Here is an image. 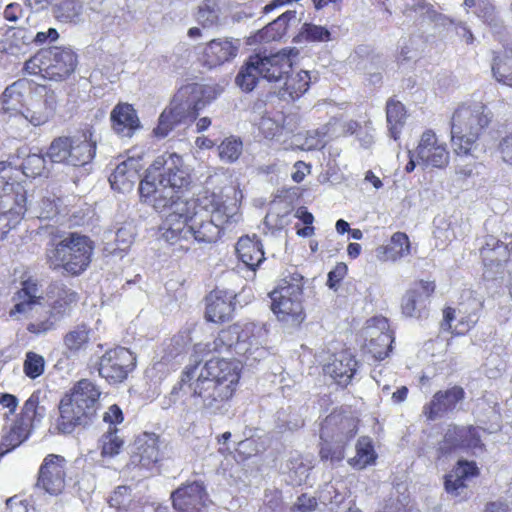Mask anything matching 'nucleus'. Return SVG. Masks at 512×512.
<instances>
[{"label": "nucleus", "instance_id": "5", "mask_svg": "<svg viewBox=\"0 0 512 512\" xmlns=\"http://www.w3.org/2000/svg\"><path fill=\"white\" fill-rule=\"evenodd\" d=\"M29 96L30 86L25 80H18L8 86L2 94L3 121L17 129L46 124L55 112L54 99Z\"/></svg>", "mask_w": 512, "mask_h": 512}, {"label": "nucleus", "instance_id": "44", "mask_svg": "<svg viewBox=\"0 0 512 512\" xmlns=\"http://www.w3.org/2000/svg\"><path fill=\"white\" fill-rule=\"evenodd\" d=\"M492 73L496 81L512 87V59L495 56L492 62Z\"/></svg>", "mask_w": 512, "mask_h": 512}, {"label": "nucleus", "instance_id": "20", "mask_svg": "<svg viewBox=\"0 0 512 512\" xmlns=\"http://www.w3.org/2000/svg\"><path fill=\"white\" fill-rule=\"evenodd\" d=\"M357 433V420L341 412L328 415L320 429L321 440L334 439L335 443L347 444Z\"/></svg>", "mask_w": 512, "mask_h": 512}, {"label": "nucleus", "instance_id": "46", "mask_svg": "<svg viewBox=\"0 0 512 512\" xmlns=\"http://www.w3.org/2000/svg\"><path fill=\"white\" fill-rule=\"evenodd\" d=\"M345 445L343 443H335L334 439L322 440L320 448L321 459L332 462L343 460L345 457Z\"/></svg>", "mask_w": 512, "mask_h": 512}, {"label": "nucleus", "instance_id": "48", "mask_svg": "<svg viewBox=\"0 0 512 512\" xmlns=\"http://www.w3.org/2000/svg\"><path fill=\"white\" fill-rule=\"evenodd\" d=\"M300 36L311 42H328L331 40V33L326 27L310 23H305L302 26Z\"/></svg>", "mask_w": 512, "mask_h": 512}, {"label": "nucleus", "instance_id": "17", "mask_svg": "<svg viewBox=\"0 0 512 512\" xmlns=\"http://www.w3.org/2000/svg\"><path fill=\"white\" fill-rule=\"evenodd\" d=\"M415 153L418 164L425 167L442 169L449 164L450 156L446 143L430 129L422 133Z\"/></svg>", "mask_w": 512, "mask_h": 512}, {"label": "nucleus", "instance_id": "1", "mask_svg": "<svg viewBox=\"0 0 512 512\" xmlns=\"http://www.w3.org/2000/svg\"><path fill=\"white\" fill-rule=\"evenodd\" d=\"M240 364L224 358L197 362L183 372L180 389L187 387V402L204 416L221 414L236 391Z\"/></svg>", "mask_w": 512, "mask_h": 512}, {"label": "nucleus", "instance_id": "41", "mask_svg": "<svg viewBox=\"0 0 512 512\" xmlns=\"http://www.w3.org/2000/svg\"><path fill=\"white\" fill-rule=\"evenodd\" d=\"M387 259L397 261L410 255L411 244L408 236L403 232H396L392 235L390 244L385 248Z\"/></svg>", "mask_w": 512, "mask_h": 512}, {"label": "nucleus", "instance_id": "15", "mask_svg": "<svg viewBox=\"0 0 512 512\" xmlns=\"http://www.w3.org/2000/svg\"><path fill=\"white\" fill-rule=\"evenodd\" d=\"M136 357L124 347L107 351L99 361V375L111 384L123 382L134 369Z\"/></svg>", "mask_w": 512, "mask_h": 512}, {"label": "nucleus", "instance_id": "30", "mask_svg": "<svg viewBox=\"0 0 512 512\" xmlns=\"http://www.w3.org/2000/svg\"><path fill=\"white\" fill-rule=\"evenodd\" d=\"M357 361L348 351H342L324 366V373L340 385H347L356 372Z\"/></svg>", "mask_w": 512, "mask_h": 512}, {"label": "nucleus", "instance_id": "26", "mask_svg": "<svg viewBox=\"0 0 512 512\" xmlns=\"http://www.w3.org/2000/svg\"><path fill=\"white\" fill-rule=\"evenodd\" d=\"M113 132L121 138H131L141 128L136 110L131 104L118 103L110 112Z\"/></svg>", "mask_w": 512, "mask_h": 512}, {"label": "nucleus", "instance_id": "19", "mask_svg": "<svg viewBox=\"0 0 512 512\" xmlns=\"http://www.w3.org/2000/svg\"><path fill=\"white\" fill-rule=\"evenodd\" d=\"M368 352L377 360H383L388 356L393 343V337L389 329V323L384 317H375L368 321L365 327Z\"/></svg>", "mask_w": 512, "mask_h": 512}, {"label": "nucleus", "instance_id": "12", "mask_svg": "<svg viewBox=\"0 0 512 512\" xmlns=\"http://www.w3.org/2000/svg\"><path fill=\"white\" fill-rule=\"evenodd\" d=\"M48 293L55 297L51 308L45 311L44 319L36 318L27 325L30 333L41 335L54 330L58 322L70 315L79 300L75 291L60 283L52 284Z\"/></svg>", "mask_w": 512, "mask_h": 512}, {"label": "nucleus", "instance_id": "63", "mask_svg": "<svg viewBox=\"0 0 512 512\" xmlns=\"http://www.w3.org/2000/svg\"><path fill=\"white\" fill-rule=\"evenodd\" d=\"M499 152L502 160L512 166V132L501 139Z\"/></svg>", "mask_w": 512, "mask_h": 512}, {"label": "nucleus", "instance_id": "6", "mask_svg": "<svg viewBox=\"0 0 512 512\" xmlns=\"http://www.w3.org/2000/svg\"><path fill=\"white\" fill-rule=\"evenodd\" d=\"M220 94L217 86L190 83L182 86L174 95L169 108L165 109L157 127L153 130L156 137L164 138L176 123L185 119L195 120L201 110Z\"/></svg>", "mask_w": 512, "mask_h": 512}, {"label": "nucleus", "instance_id": "59", "mask_svg": "<svg viewBox=\"0 0 512 512\" xmlns=\"http://www.w3.org/2000/svg\"><path fill=\"white\" fill-rule=\"evenodd\" d=\"M134 236L135 230L133 225L125 224L124 226L120 227L116 232L115 239L118 248L124 250L125 248L129 247L134 240Z\"/></svg>", "mask_w": 512, "mask_h": 512}, {"label": "nucleus", "instance_id": "61", "mask_svg": "<svg viewBox=\"0 0 512 512\" xmlns=\"http://www.w3.org/2000/svg\"><path fill=\"white\" fill-rule=\"evenodd\" d=\"M347 274V266L345 263H337L336 266L328 273L327 286L330 289H336L338 284Z\"/></svg>", "mask_w": 512, "mask_h": 512}, {"label": "nucleus", "instance_id": "34", "mask_svg": "<svg viewBox=\"0 0 512 512\" xmlns=\"http://www.w3.org/2000/svg\"><path fill=\"white\" fill-rule=\"evenodd\" d=\"M91 333V328L84 323L70 329L63 337L65 353L69 356H77L84 351L90 342Z\"/></svg>", "mask_w": 512, "mask_h": 512}, {"label": "nucleus", "instance_id": "31", "mask_svg": "<svg viewBox=\"0 0 512 512\" xmlns=\"http://www.w3.org/2000/svg\"><path fill=\"white\" fill-rule=\"evenodd\" d=\"M238 51V46L228 39H213L203 50L205 64L211 68L221 65L233 59Z\"/></svg>", "mask_w": 512, "mask_h": 512}, {"label": "nucleus", "instance_id": "45", "mask_svg": "<svg viewBox=\"0 0 512 512\" xmlns=\"http://www.w3.org/2000/svg\"><path fill=\"white\" fill-rule=\"evenodd\" d=\"M243 144L240 139L229 137L218 146L219 157L223 162L233 163L241 155Z\"/></svg>", "mask_w": 512, "mask_h": 512}, {"label": "nucleus", "instance_id": "33", "mask_svg": "<svg viewBox=\"0 0 512 512\" xmlns=\"http://www.w3.org/2000/svg\"><path fill=\"white\" fill-rule=\"evenodd\" d=\"M236 252L239 259L251 270H255L265 259L261 242L256 238H250L248 236L241 237L238 240Z\"/></svg>", "mask_w": 512, "mask_h": 512}, {"label": "nucleus", "instance_id": "47", "mask_svg": "<svg viewBox=\"0 0 512 512\" xmlns=\"http://www.w3.org/2000/svg\"><path fill=\"white\" fill-rule=\"evenodd\" d=\"M298 21L296 12L289 10L279 16L277 19L269 23V29L274 30V36H270V39L280 40L287 32L290 24H296Z\"/></svg>", "mask_w": 512, "mask_h": 512}, {"label": "nucleus", "instance_id": "54", "mask_svg": "<svg viewBox=\"0 0 512 512\" xmlns=\"http://www.w3.org/2000/svg\"><path fill=\"white\" fill-rule=\"evenodd\" d=\"M318 508L316 497L303 493L290 505L289 512H314Z\"/></svg>", "mask_w": 512, "mask_h": 512}, {"label": "nucleus", "instance_id": "14", "mask_svg": "<svg viewBox=\"0 0 512 512\" xmlns=\"http://www.w3.org/2000/svg\"><path fill=\"white\" fill-rule=\"evenodd\" d=\"M194 209V201H176L174 204H169L164 211L167 215L159 227L161 238L169 244L188 239V218L190 210Z\"/></svg>", "mask_w": 512, "mask_h": 512}, {"label": "nucleus", "instance_id": "18", "mask_svg": "<svg viewBox=\"0 0 512 512\" xmlns=\"http://www.w3.org/2000/svg\"><path fill=\"white\" fill-rule=\"evenodd\" d=\"M66 459L57 454L47 455L39 469L37 486L50 495L63 492L66 482Z\"/></svg>", "mask_w": 512, "mask_h": 512}, {"label": "nucleus", "instance_id": "22", "mask_svg": "<svg viewBox=\"0 0 512 512\" xmlns=\"http://www.w3.org/2000/svg\"><path fill=\"white\" fill-rule=\"evenodd\" d=\"M435 290L434 282L420 281L402 297L401 310L406 317L420 318L426 312L427 301Z\"/></svg>", "mask_w": 512, "mask_h": 512}, {"label": "nucleus", "instance_id": "4", "mask_svg": "<svg viewBox=\"0 0 512 512\" xmlns=\"http://www.w3.org/2000/svg\"><path fill=\"white\" fill-rule=\"evenodd\" d=\"M242 192L234 187L227 189L226 194L210 193L200 199L203 212L190 210L188 218V238L197 243H215L225 224L237 223L240 220L239 202Z\"/></svg>", "mask_w": 512, "mask_h": 512}, {"label": "nucleus", "instance_id": "50", "mask_svg": "<svg viewBox=\"0 0 512 512\" xmlns=\"http://www.w3.org/2000/svg\"><path fill=\"white\" fill-rule=\"evenodd\" d=\"M402 13L407 17L413 14L427 15L429 19H435L436 12L433 7L424 0H406Z\"/></svg>", "mask_w": 512, "mask_h": 512}, {"label": "nucleus", "instance_id": "29", "mask_svg": "<svg viewBox=\"0 0 512 512\" xmlns=\"http://www.w3.org/2000/svg\"><path fill=\"white\" fill-rule=\"evenodd\" d=\"M233 294L223 290H213L206 297V319L218 323L228 320L234 310Z\"/></svg>", "mask_w": 512, "mask_h": 512}, {"label": "nucleus", "instance_id": "21", "mask_svg": "<svg viewBox=\"0 0 512 512\" xmlns=\"http://www.w3.org/2000/svg\"><path fill=\"white\" fill-rule=\"evenodd\" d=\"M161 459L159 439L154 433L136 436L130 451V461L135 466L153 468Z\"/></svg>", "mask_w": 512, "mask_h": 512}, {"label": "nucleus", "instance_id": "16", "mask_svg": "<svg viewBox=\"0 0 512 512\" xmlns=\"http://www.w3.org/2000/svg\"><path fill=\"white\" fill-rule=\"evenodd\" d=\"M44 53V77L61 81L71 75L77 67V55L69 47H48Z\"/></svg>", "mask_w": 512, "mask_h": 512}, {"label": "nucleus", "instance_id": "37", "mask_svg": "<svg viewBox=\"0 0 512 512\" xmlns=\"http://www.w3.org/2000/svg\"><path fill=\"white\" fill-rule=\"evenodd\" d=\"M377 454L369 437H360L356 443V455L348 459V464L356 469H364L375 463Z\"/></svg>", "mask_w": 512, "mask_h": 512}, {"label": "nucleus", "instance_id": "51", "mask_svg": "<svg viewBox=\"0 0 512 512\" xmlns=\"http://www.w3.org/2000/svg\"><path fill=\"white\" fill-rule=\"evenodd\" d=\"M131 489L127 486H119L110 496L109 504L117 510L127 511L132 506Z\"/></svg>", "mask_w": 512, "mask_h": 512}, {"label": "nucleus", "instance_id": "60", "mask_svg": "<svg viewBox=\"0 0 512 512\" xmlns=\"http://www.w3.org/2000/svg\"><path fill=\"white\" fill-rule=\"evenodd\" d=\"M469 428V435L466 436L469 437V442L465 444V450L464 451H471L473 455H479L484 451V445L481 441V437L479 434V429L474 427H468Z\"/></svg>", "mask_w": 512, "mask_h": 512}, {"label": "nucleus", "instance_id": "38", "mask_svg": "<svg viewBox=\"0 0 512 512\" xmlns=\"http://www.w3.org/2000/svg\"><path fill=\"white\" fill-rule=\"evenodd\" d=\"M30 431V427L17 419L0 444V459L23 443L28 438Z\"/></svg>", "mask_w": 512, "mask_h": 512}, {"label": "nucleus", "instance_id": "35", "mask_svg": "<svg viewBox=\"0 0 512 512\" xmlns=\"http://www.w3.org/2000/svg\"><path fill=\"white\" fill-rule=\"evenodd\" d=\"M53 13L63 23L79 24L84 20V6L80 0H62L54 7Z\"/></svg>", "mask_w": 512, "mask_h": 512}, {"label": "nucleus", "instance_id": "55", "mask_svg": "<svg viewBox=\"0 0 512 512\" xmlns=\"http://www.w3.org/2000/svg\"><path fill=\"white\" fill-rule=\"evenodd\" d=\"M453 471L455 472V477L463 478L466 482L479 474V468L476 463L468 460H458Z\"/></svg>", "mask_w": 512, "mask_h": 512}, {"label": "nucleus", "instance_id": "40", "mask_svg": "<svg viewBox=\"0 0 512 512\" xmlns=\"http://www.w3.org/2000/svg\"><path fill=\"white\" fill-rule=\"evenodd\" d=\"M386 117L388 123V130L390 136L396 140L398 139L401 129L404 125L405 110L404 106L394 100H390L386 106Z\"/></svg>", "mask_w": 512, "mask_h": 512}, {"label": "nucleus", "instance_id": "58", "mask_svg": "<svg viewBox=\"0 0 512 512\" xmlns=\"http://www.w3.org/2000/svg\"><path fill=\"white\" fill-rule=\"evenodd\" d=\"M479 16L491 27L497 29L503 27V20L496 13L495 7L490 3H485L479 12Z\"/></svg>", "mask_w": 512, "mask_h": 512}, {"label": "nucleus", "instance_id": "25", "mask_svg": "<svg viewBox=\"0 0 512 512\" xmlns=\"http://www.w3.org/2000/svg\"><path fill=\"white\" fill-rule=\"evenodd\" d=\"M171 498L176 512H201L206 493L201 483L193 482L175 490Z\"/></svg>", "mask_w": 512, "mask_h": 512}, {"label": "nucleus", "instance_id": "23", "mask_svg": "<svg viewBox=\"0 0 512 512\" xmlns=\"http://www.w3.org/2000/svg\"><path fill=\"white\" fill-rule=\"evenodd\" d=\"M235 337L234 351L238 355H253L262 345L266 336V330L263 326L246 323L244 325L234 324L231 326Z\"/></svg>", "mask_w": 512, "mask_h": 512}, {"label": "nucleus", "instance_id": "62", "mask_svg": "<svg viewBox=\"0 0 512 512\" xmlns=\"http://www.w3.org/2000/svg\"><path fill=\"white\" fill-rule=\"evenodd\" d=\"M44 53L41 49L25 63V70L30 74H41L44 77Z\"/></svg>", "mask_w": 512, "mask_h": 512}, {"label": "nucleus", "instance_id": "28", "mask_svg": "<svg viewBox=\"0 0 512 512\" xmlns=\"http://www.w3.org/2000/svg\"><path fill=\"white\" fill-rule=\"evenodd\" d=\"M140 168V161L135 158H128L120 162L109 177L111 187L122 193L131 191L139 180Z\"/></svg>", "mask_w": 512, "mask_h": 512}, {"label": "nucleus", "instance_id": "32", "mask_svg": "<svg viewBox=\"0 0 512 512\" xmlns=\"http://www.w3.org/2000/svg\"><path fill=\"white\" fill-rule=\"evenodd\" d=\"M341 136H345L344 120L333 118L321 128L308 132L304 146L307 150L323 148L327 139Z\"/></svg>", "mask_w": 512, "mask_h": 512}, {"label": "nucleus", "instance_id": "10", "mask_svg": "<svg viewBox=\"0 0 512 512\" xmlns=\"http://www.w3.org/2000/svg\"><path fill=\"white\" fill-rule=\"evenodd\" d=\"M303 280V276L298 273L290 274L270 293L271 309L285 325L299 326L305 319Z\"/></svg>", "mask_w": 512, "mask_h": 512}, {"label": "nucleus", "instance_id": "56", "mask_svg": "<svg viewBox=\"0 0 512 512\" xmlns=\"http://www.w3.org/2000/svg\"><path fill=\"white\" fill-rule=\"evenodd\" d=\"M260 131L265 138L274 139L280 137L284 127L270 117H263L259 125Z\"/></svg>", "mask_w": 512, "mask_h": 512}, {"label": "nucleus", "instance_id": "3", "mask_svg": "<svg viewBox=\"0 0 512 512\" xmlns=\"http://www.w3.org/2000/svg\"><path fill=\"white\" fill-rule=\"evenodd\" d=\"M191 178L182 158L165 152L156 157L140 181L139 194L143 202L163 212L176 201H184L179 193L188 187Z\"/></svg>", "mask_w": 512, "mask_h": 512}, {"label": "nucleus", "instance_id": "13", "mask_svg": "<svg viewBox=\"0 0 512 512\" xmlns=\"http://www.w3.org/2000/svg\"><path fill=\"white\" fill-rule=\"evenodd\" d=\"M42 299L37 283L32 280L24 281L22 288L12 298L14 305L8 312L9 317L14 320L30 318V322L36 318L44 319L46 309Z\"/></svg>", "mask_w": 512, "mask_h": 512}, {"label": "nucleus", "instance_id": "2", "mask_svg": "<svg viewBox=\"0 0 512 512\" xmlns=\"http://www.w3.org/2000/svg\"><path fill=\"white\" fill-rule=\"evenodd\" d=\"M297 54L294 48H286L276 53L250 55L240 68L235 82L243 91L250 92L261 79L277 83L285 77L280 96L284 100H295L308 90L311 81L309 72L305 70L288 75L292 68V56Z\"/></svg>", "mask_w": 512, "mask_h": 512}, {"label": "nucleus", "instance_id": "43", "mask_svg": "<svg viewBox=\"0 0 512 512\" xmlns=\"http://www.w3.org/2000/svg\"><path fill=\"white\" fill-rule=\"evenodd\" d=\"M101 455L103 457H114L120 453L124 446V440L118 435L116 427L111 428L104 433L100 439Z\"/></svg>", "mask_w": 512, "mask_h": 512}, {"label": "nucleus", "instance_id": "27", "mask_svg": "<svg viewBox=\"0 0 512 512\" xmlns=\"http://www.w3.org/2000/svg\"><path fill=\"white\" fill-rule=\"evenodd\" d=\"M464 390L454 386L446 391H438L431 402L424 407V414L429 420L441 417L444 413L453 411L456 405L464 399Z\"/></svg>", "mask_w": 512, "mask_h": 512}, {"label": "nucleus", "instance_id": "64", "mask_svg": "<svg viewBox=\"0 0 512 512\" xmlns=\"http://www.w3.org/2000/svg\"><path fill=\"white\" fill-rule=\"evenodd\" d=\"M103 420L108 423L111 428H114L116 424H120L123 421L122 410L117 405H112L104 413Z\"/></svg>", "mask_w": 512, "mask_h": 512}, {"label": "nucleus", "instance_id": "9", "mask_svg": "<svg viewBox=\"0 0 512 512\" xmlns=\"http://www.w3.org/2000/svg\"><path fill=\"white\" fill-rule=\"evenodd\" d=\"M100 392L89 380H80L71 394L62 398L59 410L58 429L70 434L75 427L87 425L95 415Z\"/></svg>", "mask_w": 512, "mask_h": 512}, {"label": "nucleus", "instance_id": "8", "mask_svg": "<svg viewBox=\"0 0 512 512\" xmlns=\"http://www.w3.org/2000/svg\"><path fill=\"white\" fill-rule=\"evenodd\" d=\"M93 241L86 235L70 232L46 249V263L53 270L63 269L71 275L84 272L91 262Z\"/></svg>", "mask_w": 512, "mask_h": 512}, {"label": "nucleus", "instance_id": "57", "mask_svg": "<svg viewBox=\"0 0 512 512\" xmlns=\"http://www.w3.org/2000/svg\"><path fill=\"white\" fill-rule=\"evenodd\" d=\"M467 488L466 481L463 478L455 477V472L452 470L445 479V489L453 496H461Z\"/></svg>", "mask_w": 512, "mask_h": 512}, {"label": "nucleus", "instance_id": "53", "mask_svg": "<svg viewBox=\"0 0 512 512\" xmlns=\"http://www.w3.org/2000/svg\"><path fill=\"white\" fill-rule=\"evenodd\" d=\"M44 366L45 361L41 355L31 351L27 352L24 361V372L29 378L39 377L44 371Z\"/></svg>", "mask_w": 512, "mask_h": 512}, {"label": "nucleus", "instance_id": "49", "mask_svg": "<svg viewBox=\"0 0 512 512\" xmlns=\"http://www.w3.org/2000/svg\"><path fill=\"white\" fill-rule=\"evenodd\" d=\"M235 335L234 330H231V326L221 330L213 342L208 344L209 350L223 353L234 349L235 341L233 337H235Z\"/></svg>", "mask_w": 512, "mask_h": 512}, {"label": "nucleus", "instance_id": "7", "mask_svg": "<svg viewBox=\"0 0 512 512\" xmlns=\"http://www.w3.org/2000/svg\"><path fill=\"white\" fill-rule=\"evenodd\" d=\"M492 119L490 110L482 102L463 103L451 117V143L459 156L474 155L478 140Z\"/></svg>", "mask_w": 512, "mask_h": 512}, {"label": "nucleus", "instance_id": "39", "mask_svg": "<svg viewBox=\"0 0 512 512\" xmlns=\"http://www.w3.org/2000/svg\"><path fill=\"white\" fill-rule=\"evenodd\" d=\"M469 433L470 431L467 427H449L444 435L443 441L440 443L439 450L443 454L464 451L465 444H463V437L465 438Z\"/></svg>", "mask_w": 512, "mask_h": 512}, {"label": "nucleus", "instance_id": "36", "mask_svg": "<svg viewBox=\"0 0 512 512\" xmlns=\"http://www.w3.org/2000/svg\"><path fill=\"white\" fill-rule=\"evenodd\" d=\"M40 395L41 393L39 391L31 394L25 401L20 417L18 418L19 421L23 422L31 429L36 423H39L46 414V409L40 401Z\"/></svg>", "mask_w": 512, "mask_h": 512}, {"label": "nucleus", "instance_id": "24", "mask_svg": "<svg viewBox=\"0 0 512 512\" xmlns=\"http://www.w3.org/2000/svg\"><path fill=\"white\" fill-rule=\"evenodd\" d=\"M26 190L19 183H5L0 188V213L8 214L12 222H20L26 212Z\"/></svg>", "mask_w": 512, "mask_h": 512}, {"label": "nucleus", "instance_id": "11", "mask_svg": "<svg viewBox=\"0 0 512 512\" xmlns=\"http://www.w3.org/2000/svg\"><path fill=\"white\" fill-rule=\"evenodd\" d=\"M96 143L94 131L88 128L72 137L54 139L49 146L47 156L54 163L83 166L94 158Z\"/></svg>", "mask_w": 512, "mask_h": 512}, {"label": "nucleus", "instance_id": "42", "mask_svg": "<svg viewBox=\"0 0 512 512\" xmlns=\"http://www.w3.org/2000/svg\"><path fill=\"white\" fill-rule=\"evenodd\" d=\"M197 21L203 27H214L220 24V7L214 0H205L198 7Z\"/></svg>", "mask_w": 512, "mask_h": 512}, {"label": "nucleus", "instance_id": "52", "mask_svg": "<svg viewBox=\"0 0 512 512\" xmlns=\"http://www.w3.org/2000/svg\"><path fill=\"white\" fill-rule=\"evenodd\" d=\"M45 158L40 154H30L22 162L23 173L28 177L40 176L45 169Z\"/></svg>", "mask_w": 512, "mask_h": 512}]
</instances>
